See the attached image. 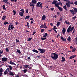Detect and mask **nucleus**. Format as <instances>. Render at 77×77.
<instances>
[{
	"label": "nucleus",
	"instance_id": "1",
	"mask_svg": "<svg viewBox=\"0 0 77 77\" xmlns=\"http://www.w3.org/2000/svg\"><path fill=\"white\" fill-rule=\"evenodd\" d=\"M51 57L53 60H56L58 58V54L56 53H52L51 55Z\"/></svg>",
	"mask_w": 77,
	"mask_h": 77
},
{
	"label": "nucleus",
	"instance_id": "2",
	"mask_svg": "<svg viewBox=\"0 0 77 77\" xmlns=\"http://www.w3.org/2000/svg\"><path fill=\"white\" fill-rule=\"evenodd\" d=\"M74 29V26H73L72 27H71L70 26L68 28L67 31V32H68V33H69L70 32H72Z\"/></svg>",
	"mask_w": 77,
	"mask_h": 77
},
{
	"label": "nucleus",
	"instance_id": "3",
	"mask_svg": "<svg viewBox=\"0 0 77 77\" xmlns=\"http://www.w3.org/2000/svg\"><path fill=\"white\" fill-rule=\"evenodd\" d=\"M20 11H21L22 12H20L19 13V15L20 16L23 17V14L24 13V9H22L21 10H20Z\"/></svg>",
	"mask_w": 77,
	"mask_h": 77
},
{
	"label": "nucleus",
	"instance_id": "4",
	"mask_svg": "<svg viewBox=\"0 0 77 77\" xmlns=\"http://www.w3.org/2000/svg\"><path fill=\"white\" fill-rule=\"evenodd\" d=\"M38 50L40 51L39 52V53L41 54L44 53L45 52V49H42L41 48H38Z\"/></svg>",
	"mask_w": 77,
	"mask_h": 77
},
{
	"label": "nucleus",
	"instance_id": "5",
	"mask_svg": "<svg viewBox=\"0 0 77 77\" xmlns=\"http://www.w3.org/2000/svg\"><path fill=\"white\" fill-rule=\"evenodd\" d=\"M42 3H41V2H38L37 4L36 5V6H37V7H40L41 8H42Z\"/></svg>",
	"mask_w": 77,
	"mask_h": 77
},
{
	"label": "nucleus",
	"instance_id": "6",
	"mask_svg": "<svg viewBox=\"0 0 77 77\" xmlns=\"http://www.w3.org/2000/svg\"><path fill=\"white\" fill-rule=\"evenodd\" d=\"M67 2L66 3V5L68 8H70V3H71V1L69 0H67Z\"/></svg>",
	"mask_w": 77,
	"mask_h": 77
},
{
	"label": "nucleus",
	"instance_id": "7",
	"mask_svg": "<svg viewBox=\"0 0 77 77\" xmlns=\"http://www.w3.org/2000/svg\"><path fill=\"white\" fill-rule=\"evenodd\" d=\"M2 60L3 62H6L7 61V58L3 57L2 58Z\"/></svg>",
	"mask_w": 77,
	"mask_h": 77
},
{
	"label": "nucleus",
	"instance_id": "8",
	"mask_svg": "<svg viewBox=\"0 0 77 77\" xmlns=\"http://www.w3.org/2000/svg\"><path fill=\"white\" fill-rule=\"evenodd\" d=\"M8 74L9 75H12V76H14V74L13 72H11V71H10Z\"/></svg>",
	"mask_w": 77,
	"mask_h": 77
},
{
	"label": "nucleus",
	"instance_id": "9",
	"mask_svg": "<svg viewBox=\"0 0 77 77\" xmlns=\"http://www.w3.org/2000/svg\"><path fill=\"white\" fill-rule=\"evenodd\" d=\"M31 2V3H32V4L36 5V4L37 3V1H36V0H32Z\"/></svg>",
	"mask_w": 77,
	"mask_h": 77
},
{
	"label": "nucleus",
	"instance_id": "10",
	"mask_svg": "<svg viewBox=\"0 0 77 77\" xmlns=\"http://www.w3.org/2000/svg\"><path fill=\"white\" fill-rule=\"evenodd\" d=\"M76 57V55H73L72 56H70V57H69V59H72V58H74V57Z\"/></svg>",
	"mask_w": 77,
	"mask_h": 77
},
{
	"label": "nucleus",
	"instance_id": "11",
	"mask_svg": "<svg viewBox=\"0 0 77 77\" xmlns=\"http://www.w3.org/2000/svg\"><path fill=\"white\" fill-rule=\"evenodd\" d=\"M70 11L72 15H74L75 14V12L74 11V10H70Z\"/></svg>",
	"mask_w": 77,
	"mask_h": 77
},
{
	"label": "nucleus",
	"instance_id": "12",
	"mask_svg": "<svg viewBox=\"0 0 77 77\" xmlns=\"http://www.w3.org/2000/svg\"><path fill=\"white\" fill-rule=\"evenodd\" d=\"M57 3V1L56 0H54L53 1V2H52V5H55V4Z\"/></svg>",
	"mask_w": 77,
	"mask_h": 77
},
{
	"label": "nucleus",
	"instance_id": "13",
	"mask_svg": "<svg viewBox=\"0 0 77 77\" xmlns=\"http://www.w3.org/2000/svg\"><path fill=\"white\" fill-rule=\"evenodd\" d=\"M45 18H46V17L45 16V15H44L42 16V20H45Z\"/></svg>",
	"mask_w": 77,
	"mask_h": 77
},
{
	"label": "nucleus",
	"instance_id": "14",
	"mask_svg": "<svg viewBox=\"0 0 77 77\" xmlns=\"http://www.w3.org/2000/svg\"><path fill=\"white\" fill-rule=\"evenodd\" d=\"M71 39V37H70V36H69L68 37V38L67 39V40L68 41V42H70Z\"/></svg>",
	"mask_w": 77,
	"mask_h": 77
},
{
	"label": "nucleus",
	"instance_id": "15",
	"mask_svg": "<svg viewBox=\"0 0 77 77\" xmlns=\"http://www.w3.org/2000/svg\"><path fill=\"white\" fill-rule=\"evenodd\" d=\"M66 31V29L65 28H63L62 30V33H63V34H65V31Z\"/></svg>",
	"mask_w": 77,
	"mask_h": 77
},
{
	"label": "nucleus",
	"instance_id": "16",
	"mask_svg": "<svg viewBox=\"0 0 77 77\" xmlns=\"http://www.w3.org/2000/svg\"><path fill=\"white\" fill-rule=\"evenodd\" d=\"M58 8L60 11V12H62V11H63V8H62L59 7Z\"/></svg>",
	"mask_w": 77,
	"mask_h": 77
},
{
	"label": "nucleus",
	"instance_id": "17",
	"mask_svg": "<svg viewBox=\"0 0 77 77\" xmlns=\"http://www.w3.org/2000/svg\"><path fill=\"white\" fill-rule=\"evenodd\" d=\"M3 72V69H2V68H1L0 70V72ZM1 75H2V73H0V77H1Z\"/></svg>",
	"mask_w": 77,
	"mask_h": 77
},
{
	"label": "nucleus",
	"instance_id": "18",
	"mask_svg": "<svg viewBox=\"0 0 77 77\" xmlns=\"http://www.w3.org/2000/svg\"><path fill=\"white\" fill-rule=\"evenodd\" d=\"M59 2L57 3L55 5V7H57V8L59 7Z\"/></svg>",
	"mask_w": 77,
	"mask_h": 77
},
{
	"label": "nucleus",
	"instance_id": "19",
	"mask_svg": "<svg viewBox=\"0 0 77 77\" xmlns=\"http://www.w3.org/2000/svg\"><path fill=\"white\" fill-rule=\"evenodd\" d=\"M61 58L62 59L61 61V62L65 61V57H62Z\"/></svg>",
	"mask_w": 77,
	"mask_h": 77
},
{
	"label": "nucleus",
	"instance_id": "20",
	"mask_svg": "<svg viewBox=\"0 0 77 77\" xmlns=\"http://www.w3.org/2000/svg\"><path fill=\"white\" fill-rule=\"evenodd\" d=\"M61 39L62 40V41H65L66 40V39L63 38V37L62 36L61 37Z\"/></svg>",
	"mask_w": 77,
	"mask_h": 77
},
{
	"label": "nucleus",
	"instance_id": "21",
	"mask_svg": "<svg viewBox=\"0 0 77 77\" xmlns=\"http://www.w3.org/2000/svg\"><path fill=\"white\" fill-rule=\"evenodd\" d=\"M63 9L65 10L66 11H67V8L66 7V5H64L63 7Z\"/></svg>",
	"mask_w": 77,
	"mask_h": 77
},
{
	"label": "nucleus",
	"instance_id": "22",
	"mask_svg": "<svg viewBox=\"0 0 77 77\" xmlns=\"http://www.w3.org/2000/svg\"><path fill=\"white\" fill-rule=\"evenodd\" d=\"M10 63L11 65H16V64H15V63H14L12 61L10 62Z\"/></svg>",
	"mask_w": 77,
	"mask_h": 77
},
{
	"label": "nucleus",
	"instance_id": "23",
	"mask_svg": "<svg viewBox=\"0 0 77 77\" xmlns=\"http://www.w3.org/2000/svg\"><path fill=\"white\" fill-rule=\"evenodd\" d=\"M6 15L3 16V17H2V20L5 21V19H6Z\"/></svg>",
	"mask_w": 77,
	"mask_h": 77
},
{
	"label": "nucleus",
	"instance_id": "24",
	"mask_svg": "<svg viewBox=\"0 0 77 77\" xmlns=\"http://www.w3.org/2000/svg\"><path fill=\"white\" fill-rule=\"evenodd\" d=\"M32 51H33V52H35V53H38V52L37 50L35 49L33 50Z\"/></svg>",
	"mask_w": 77,
	"mask_h": 77
},
{
	"label": "nucleus",
	"instance_id": "25",
	"mask_svg": "<svg viewBox=\"0 0 77 77\" xmlns=\"http://www.w3.org/2000/svg\"><path fill=\"white\" fill-rule=\"evenodd\" d=\"M23 67H25V68H27L29 66V65H23Z\"/></svg>",
	"mask_w": 77,
	"mask_h": 77
},
{
	"label": "nucleus",
	"instance_id": "26",
	"mask_svg": "<svg viewBox=\"0 0 77 77\" xmlns=\"http://www.w3.org/2000/svg\"><path fill=\"white\" fill-rule=\"evenodd\" d=\"M75 50H76V48H74L72 49V52H75Z\"/></svg>",
	"mask_w": 77,
	"mask_h": 77
},
{
	"label": "nucleus",
	"instance_id": "27",
	"mask_svg": "<svg viewBox=\"0 0 77 77\" xmlns=\"http://www.w3.org/2000/svg\"><path fill=\"white\" fill-rule=\"evenodd\" d=\"M29 18H30V16L28 15V16H26L25 17V20H27V19H29Z\"/></svg>",
	"mask_w": 77,
	"mask_h": 77
},
{
	"label": "nucleus",
	"instance_id": "28",
	"mask_svg": "<svg viewBox=\"0 0 77 77\" xmlns=\"http://www.w3.org/2000/svg\"><path fill=\"white\" fill-rule=\"evenodd\" d=\"M8 67L10 68V70H12V67L11 65H8Z\"/></svg>",
	"mask_w": 77,
	"mask_h": 77
},
{
	"label": "nucleus",
	"instance_id": "29",
	"mask_svg": "<svg viewBox=\"0 0 77 77\" xmlns=\"http://www.w3.org/2000/svg\"><path fill=\"white\" fill-rule=\"evenodd\" d=\"M17 52L18 53H19V54H20L21 53V51H20V50L19 49H17Z\"/></svg>",
	"mask_w": 77,
	"mask_h": 77
},
{
	"label": "nucleus",
	"instance_id": "30",
	"mask_svg": "<svg viewBox=\"0 0 77 77\" xmlns=\"http://www.w3.org/2000/svg\"><path fill=\"white\" fill-rule=\"evenodd\" d=\"M60 22H57V27H59V25H60Z\"/></svg>",
	"mask_w": 77,
	"mask_h": 77
},
{
	"label": "nucleus",
	"instance_id": "31",
	"mask_svg": "<svg viewBox=\"0 0 77 77\" xmlns=\"http://www.w3.org/2000/svg\"><path fill=\"white\" fill-rule=\"evenodd\" d=\"M16 12H17V11L13 10V12L14 13V15H16Z\"/></svg>",
	"mask_w": 77,
	"mask_h": 77
},
{
	"label": "nucleus",
	"instance_id": "32",
	"mask_svg": "<svg viewBox=\"0 0 77 77\" xmlns=\"http://www.w3.org/2000/svg\"><path fill=\"white\" fill-rule=\"evenodd\" d=\"M73 9H74V11H74V12H75V13L77 12V8H74Z\"/></svg>",
	"mask_w": 77,
	"mask_h": 77
},
{
	"label": "nucleus",
	"instance_id": "33",
	"mask_svg": "<svg viewBox=\"0 0 77 77\" xmlns=\"http://www.w3.org/2000/svg\"><path fill=\"white\" fill-rule=\"evenodd\" d=\"M27 71V69H25L24 70H23V72H24V73H26Z\"/></svg>",
	"mask_w": 77,
	"mask_h": 77
},
{
	"label": "nucleus",
	"instance_id": "34",
	"mask_svg": "<svg viewBox=\"0 0 77 77\" xmlns=\"http://www.w3.org/2000/svg\"><path fill=\"white\" fill-rule=\"evenodd\" d=\"M14 29V26L13 25H11V30H13V29Z\"/></svg>",
	"mask_w": 77,
	"mask_h": 77
},
{
	"label": "nucleus",
	"instance_id": "35",
	"mask_svg": "<svg viewBox=\"0 0 77 77\" xmlns=\"http://www.w3.org/2000/svg\"><path fill=\"white\" fill-rule=\"evenodd\" d=\"M47 36H48V34H47V33H45L44 35L43 36V37H47Z\"/></svg>",
	"mask_w": 77,
	"mask_h": 77
},
{
	"label": "nucleus",
	"instance_id": "36",
	"mask_svg": "<svg viewBox=\"0 0 77 77\" xmlns=\"http://www.w3.org/2000/svg\"><path fill=\"white\" fill-rule=\"evenodd\" d=\"M4 74L5 75H6V74H8V72L7 71V70H5L4 72Z\"/></svg>",
	"mask_w": 77,
	"mask_h": 77
},
{
	"label": "nucleus",
	"instance_id": "37",
	"mask_svg": "<svg viewBox=\"0 0 77 77\" xmlns=\"http://www.w3.org/2000/svg\"><path fill=\"white\" fill-rule=\"evenodd\" d=\"M41 39L42 41H44V40H45V39H47V37H45V38H43V37H42Z\"/></svg>",
	"mask_w": 77,
	"mask_h": 77
},
{
	"label": "nucleus",
	"instance_id": "38",
	"mask_svg": "<svg viewBox=\"0 0 77 77\" xmlns=\"http://www.w3.org/2000/svg\"><path fill=\"white\" fill-rule=\"evenodd\" d=\"M77 18V17L76 16H75L74 17H72V20H75V18Z\"/></svg>",
	"mask_w": 77,
	"mask_h": 77
},
{
	"label": "nucleus",
	"instance_id": "39",
	"mask_svg": "<svg viewBox=\"0 0 77 77\" xmlns=\"http://www.w3.org/2000/svg\"><path fill=\"white\" fill-rule=\"evenodd\" d=\"M44 28L45 29H46V28H47V25H46V24L45 23H44Z\"/></svg>",
	"mask_w": 77,
	"mask_h": 77
},
{
	"label": "nucleus",
	"instance_id": "40",
	"mask_svg": "<svg viewBox=\"0 0 77 77\" xmlns=\"http://www.w3.org/2000/svg\"><path fill=\"white\" fill-rule=\"evenodd\" d=\"M29 5H30V6H31V7H32V6H33L34 5L32 4L31 2L30 3V4H29Z\"/></svg>",
	"mask_w": 77,
	"mask_h": 77
},
{
	"label": "nucleus",
	"instance_id": "41",
	"mask_svg": "<svg viewBox=\"0 0 77 77\" xmlns=\"http://www.w3.org/2000/svg\"><path fill=\"white\" fill-rule=\"evenodd\" d=\"M3 9L4 10H6V8H5V5H3L2 6Z\"/></svg>",
	"mask_w": 77,
	"mask_h": 77
},
{
	"label": "nucleus",
	"instance_id": "42",
	"mask_svg": "<svg viewBox=\"0 0 77 77\" xmlns=\"http://www.w3.org/2000/svg\"><path fill=\"white\" fill-rule=\"evenodd\" d=\"M40 28H44V25L42 24L40 27Z\"/></svg>",
	"mask_w": 77,
	"mask_h": 77
},
{
	"label": "nucleus",
	"instance_id": "43",
	"mask_svg": "<svg viewBox=\"0 0 77 77\" xmlns=\"http://www.w3.org/2000/svg\"><path fill=\"white\" fill-rule=\"evenodd\" d=\"M32 38H28L27 40V41H30L32 40Z\"/></svg>",
	"mask_w": 77,
	"mask_h": 77
},
{
	"label": "nucleus",
	"instance_id": "44",
	"mask_svg": "<svg viewBox=\"0 0 77 77\" xmlns=\"http://www.w3.org/2000/svg\"><path fill=\"white\" fill-rule=\"evenodd\" d=\"M59 3V5H60V6H63L62 3L60 1L59 2V3Z\"/></svg>",
	"mask_w": 77,
	"mask_h": 77
},
{
	"label": "nucleus",
	"instance_id": "45",
	"mask_svg": "<svg viewBox=\"0 0 77 77\" xmlns=\"http://www.w3.org/2000/svg\"><path fill=\"white\" fill-rule=\"evenodd\" d=\"M5 50L7 52H9V49H8V48H6Z\"/></svg>",
	"mask_w": 77,
	"mask_h": 77
},
{
	"label": "nucleus",
	"instance_id": "46",
	"mask_svg": "<svg viewBox=\"0 0 77 77\" xmlns=\"http://www.w3.org/2000/svg\"><path fill=\"white\" fill-rule=\"evenodd\" d=\"M26 14H27L29 12V10H28V9H26Z\"/></svg>",
	"mask_w": 77,
	"mask_h": 77
},
{
	"label": "nucleus",
	"instance_id": "47",
	"mask_svg": "<svg viewBox=\"0 0 77 77\" xmlns=\"http://www.w3.org/2000/svg\"><path fill=\"white\" fill-rule=\"evenodd\" d=\"M4 24L5 25H6V24H9V23H8V22H4Z\"/></svg>",
	"mask_w": 77,
	"mask_h": 77
},
{
	"label": "nucleus",
	"instance_id": "48",
	"mask_svg": "<svg viewBox=\"0 0 77 77\" xmlns=\"http://www.w3.org/2000/svg\"><path fill=\"white\" fill-rule=\"evenodd\" d=\"M65 23H66V24H69L70 23H69V22H67V21H65Z\"/></svg>",
	"mask_w": 77,
	"mask_h": 77
},
{
	"label": "nucleus",
	"instance_id": "49",
	"mask_svg": "<svg viewBox=\"0 0 77 77\" xmlns=\"http://www.w3.org/2000/svg\"><path fill=\"white\" fill-rule=\"evenodd\" d=\"M57 29V28L56 27V26H54L53 28V30H56Z\"/></svg>",
	"mask_w": 77,
	"mask_h": 77
},
{
	"label": "nucleus",
	"instance_id": "50",
	"mask_svg": "<svg viewBox=\"0 0 77 77\" xmlns=\"http://www.w3.org/2000/svg\"><path fill=\"white\" fill-rule=\"evenodd\" d=\"M3 51H0V54H3Z\"/></svg>",
	"mask_w": 77,
	"mask_h": 77
},
{
	"label": "nucleus",
	"instance_id": "51",
	"mask_svg": "<svg viewBox=\"0 0 77 77\" xmlns=\"http://www.w3.org/2000/svg\"><path fill=\"white\" fill-rule=\"evenodd\" d=\"M16 42H20V41L19 40H18V39H17L16 40Z\"/></svg>",
	"mask_w": 77,
	"mask_h": 77
},
{
	"label": "nucleus",
	"instance_id": "52",
	"mask_svg": "<svg viewBox=\"0 0 77 77\" xmlns=\"http://www.w3.org/2000/svg\"><path fill=\"white\" fill-rule=\"evenodd\" d=\"M44 32V29H42L41 30V33H42V32Z\"/></svg>",
	"mask_w": 77,
	"mask_h": 77
},
{
	"label": "nucleus",
	"instance_id": "53",
	"mask_svg": "<svg viewBox=\"0 0 77 77\" xmlns=\"http://www.w3.org/2000/svg\"><path fill=\"white\" fill-rule=\"evenodd\" d=\"M15 24L16 25H17V24H19V22L18 21H17L15 22Z\"/></svg>",
	"mask_w": 77,
	"mask_h": 77
},
{
	"label": "nucleus",
	"instance_id": "54",
	"mask_svg": "<svg viewBox=\"0 0 77 77\" xmlns=\"http://www.w3.org/2000/svg\"><path fill=\"white\" fill-rule=\"evenodd\" d=\"M10 70V69H9V68H7L6 70H7V71H9V72H10V71H9Z\"/></svg>",
	"mask_w": 77,
	"mask_h": 77
},
{
	"label": "nucleus",
	"instance_id": "55",
	"mask_svg": "<svg viewBox=\"0 0 77 77\" xmlns=\"http://www.w3.org/2000/svg\"><path fill=\"white\" fill-rule=\"evenodd\" d=\"M62 17H60V20L58 21H62Z\"/></svg>",
	"mask_w": 77,
	"mask_h": 77
},
{
	"label": "nucleus",
	"instance_id": "56",
	"mask_svg": "<svg viewBox=\"0 0 77 77\" xmlns=\"http://www.w3.org/2000/svg\"><path fill=\"white\" fill-rule=\"evenodd\" d=\"M54 8H51V10L53 11H54Z\"/></svg>",
	"mask_w": 77,
	"mask_h": 77
},
{
	"label": "nucleus",
	"instance_id": "57",
	"mask_svg": "<svg viewBox=\"0 0 77 77\" xmlns=\"http://www.w3.org/2000/svg\"><path fill=\"white\" fill-rule=\"evenodd\" d=\"M57 15H58V16H59V15H60V13L57 12Z\"/></svg>",
	"mask_w": 77,
	"mask_h": 77
},
{
	"label": "nucleus",
	"instance_id": "58",
	"mask_svg": "<svg viewBox=\"0 0 77 77\" xmlns=\"http://www.w3.org/2000/svg\"><path fill=\"white\" fill-rule=\"evenodd\" d=\"M8 0H3V2H4V3H6V2Z\"/></svg>",
	"mask_w": 77,
	"mask_h": 77
},
{
	"label": "nucleus",
	"instance_id": "59",
	"mask_svg": "<svg viewBox=\"0 0 77 77\" xmlns=\"http://www.w3.org/2000/svg\"><path fill=\"white\" fill-rule=\"evenodd\" d=\"M59 36H60V35L59 34H58L57 35V38H59Z\"/></svg>",
	"mask_w": 77,
	"mask_h": 77
},
{
	"label": "nucleus",
	"instance_id": "60",
	"mask_svg": "<svg viewBox=\"0 0 77 77\" xmlns=\"http://www.w3.org/2000/svg\"><path fill=\"white\" fill-rule=\"evenodd\" d=\"M74 3L75 5H77V1H75Z\"/></svg>",
	"mask_w": 77,
	"mask_h": 77
},
{
	"label": "nucleus",
	"instance_id": "61",
	"mask_svg": "<svg viewBox=\"0 0 77 77\" xmlns=\"http://www.w3.org/2000/svg\"><path fill=\"white\" fill-rule=\"evenodd\" d=\"M35 33L36 32L34 31L33 32L32 35H35Z\"/></svg>",
	"mask_w": 77,
	"mask_h": 77
},
{
	"label": "nucleus",
	"instance_id": "62",
	"mask_svg": "<svg viewBox=\"0 0 77 77\" xmlns=\"http://www.w3.org/2000/svg\"><path fill=\"white\" fill-rule=\"evenodd\" d=\"M8 30H11V27H9L8 28Z\"/></svg>",
	"mask_w": 77,
	"mask_h": 77
},
{
	"label": "nucleus",
	"instance_id": "63",
	"mask_svg": "<svg viewBox=\"0 0 77 77\" xmlns=\"http://www.w3.org/2000/svg\"><path fill=\"white\" fill-rule=\"evenodd\" d=\"M73 47H72V46H71L70 47V48L71 49V48H73Z\"/></svg>",
	"mask_w": 77,
	"mask_h": 77
},
{
	"label": "nucleus",
	"instance_id": "64",
	"mask_svg": "<svg viewBox=\"0 0 77 77\" xmlns=\"http://www.w3.org/2000/svg\"><path fill=\"white\" fill-rule=\"evenodd\" d=\"M75 42H77V37L75 38Z\"/></svg>",
	"mask_w": 77,
	"mask_h": 77
}]
</instances>
